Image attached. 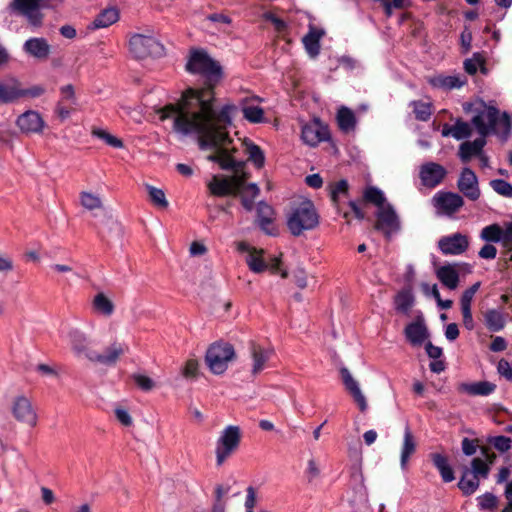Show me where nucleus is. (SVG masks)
<instances>
[{"label":"nucleus","mask_w":512,"mask_h":512,"mask_svg":"<svg viewBox=\"0 0 512 512\" xmlns=\"http://www.w3.org/2000/svg\"><path fill=\"white\" fill-rule=\"evenodd\" d=\"M212 100L209 91L187 95L178 106H168L161 110L160 120L171 119L173 131L181 136L196 135L202 149L219 148L220 167L239 172L241 165L228 154L232 140L227 127L232 124L236 106L226 104L217 110Z\"/></svg>","instance_id":"nucleus-1"},{"label":"nucleus","mask_w":512,"mask_h":512,"mask_svg":"<svg viewBox=\"0 0 512 512\" xmlns=\"http://www.w3.org/2000/svg\"><path fill=\"white\" fill-rule=\"evenodd\" d=\"M465 109L473 112L471 122L480 136L486 137L494 133L506 137L509 134L511 130L509 115L506 112L500 113L492 103L479 99Z\"/></svg>","instance_id":"nucleus-2"},{"label":"nucleus","mask_w":512,"mask_h":512,"mask_svg":"<svg viewBox=\"0 0 512 512\" xmlns=\"http://www.w3.org/2000/svg\"><path fill=\"white\" fill-rule=\"evenodd\" d=\"M186 68L191 73L204 76L209 87L201 90L190 89L183 94L182 98L177 103L169 104V106H178L183 101V99L190 94H200L209 91L214 97L212 87L220 80L222 76V71L219 64L212 60L205 51L195 50L191 53ZM212 104L214 105V99L212 100ZM167 107L168 105L158 110L159 117L161 116V110Z\"/></svg>","instance_id":"nucleus-3"},{"label":"nucleus","mask_w":512,"mask_h":512,"mask_svg":"<svg viewBox=\"0 0 512 512\" xmlns=\"http://www.w3.org/2000/svg\"><path fill=\"white\" fill-rule=\"evenodd\" d=\"M239 252L245 253V262L253 273H263L269 270L272 274H280L282 278H287L288 272L281 267L280 256H266L264 249L253 247L245 242H240L237 246Z\"/></svg>","instance_id":"nucleus-4"},{"label":"nucleus","mask_w":512,"mask_h":512,"mask_svg":"<svg viewBox=\"0 0 512 512\" xmlns=\"http://www.w3.org/2000/svg\"><path fill=\"white\" fill-rule=\"evenodd\" d=\"M319 224V216L310 200H303L294 206L287 218V226L294 236L312 230Z\"/></svg>","instance_id":"nucleus-5"},{"label":"nucleus","mask_w":512,"mask_h":512,"mask_svg":"<svg viewBox=\"0 0 512 512\" xmlns=\"http://www.w3.org/2000/svg\"><path fill=\"white\" fill-rule=\"evenodd\" d=\"M241 436V429L237 425H228L219 433L215 444L217 466H222L224 462L238 449Z\"/></svg>","instance_id":"nucleus-6"},{"label":"nucleus","mask_w":512,"mask_h":512,"mask_svg":"<svg viewBox=\"0 0 512 512\" xmlns=\"http://www.w3.org/2000/svg\"><path fill=\"white\" fill-rule=\"evenodd\" d=\"M235 358V350L229 343L216 342L212 344L205 355V361L213 374H223Z\"/></svg>","instance_id":"nucleus-7"},{"label":"nucleus","mask_w":512,"mask_h":512,"mask_svg":"<svg viewBox=\"0 0 512 512\" xmlns=\"http://www.w3.org/2000/svg\"><path fill=\"white\" fill-rule=\"evenodd\" d=\"M129 50L138 59L159 57L164 53L163 45L153 36L135 34L130 38Z\"/></svg>","instance_id":"nucleus-8"},{"label":"nucleus","mask_w":512,"mask_h":512,"mask_svg":"<svg viewBox=\"0 0 512 512\" xmlns=\"http://www.w3.org/2000/svg\"><path fill=\"white\" fill-rule=\"evenodd\" d=\"M11 413L21 424L34 428L38 422V415L31 400L24 395L16 396L11 402Z\"/></svg>","instance_id":"nucleus-9"},{"label":"nucleus","mask_w":512,"mask_h":512,"mask_svg":"<svg viewBox=\"0 0 512 512\" xmlns=\"http://www.w3.org/2000/svg\"><path fill=\"white\" fill-rule=\"evenodd\" d=\"M432 203L438 215L452 217L464 205L462 196L454 192H437L433 198Z\"/></svg>","instance_id":"nucleus-10"},{"label":"nucleus","mask_w":512,"mask_h":512,"mask_svg":"<svg viewBox=\"0 0 512 512\" xmlns=\"http://www.w3.org/2000/svg\"><path fill=\"white\" fill-rule=\"evenodd\" d=\"M44 0H12L10 8L23 15L28 23L35 28L42 25L41 7Z\"/></svg>","instance_id":"nucleus-11"},{"label":"nucleus","mask_w":512,"mask_h":512,"mask_svg":"<svg viewBox=\"0 0 512 512\" xmlns=\"http://www.w3.org/2000/svg\"><path fill=\"white\" fill-rule=\"evenodd\" d=\"M447 169L436 162L428 161L419 167V179L421 185L428 189H434L439 186L447 177Z\"/></svg>","instance_id":"nucleus-12"},{"label":"nucleus","mask_w":512,"mask_h":512,"mask_svg":"<svg viewBox=\"0 0 512 512\" xmlns=\"http://www.w3.org/2000/svg\"><path fill=\"white\" fill-rule=\"evenodd\" d=\"M128 350L129 348L125 343L114 341L102 353L96 350L89 353V362L104 366H114Z\"/></svg>","instance_id":"nucleus-13"},{"label":"nucleus","mask_w":512,"mask_h":512,"mask_svg":"<svg viewBox=\"0 0 512 512\" xmlns=\"http://www.w3.org/2000/svg\"><path fill=\"white\" fill-rule=\"evenodd\" d=\"M63 337L67 339L77 357H84L89 361V353L95 352V350L90 347V338L84 331L76 327H69Z\"/></svg>","instance_id":"nucleus-14"},{"label":"nucleus","mask_w":512,"mask_h":512,"mask_svg":"<svg viewBox=\"0 0 512 512\" xmlns=\"http://www.w3.org/2000/svg\"><path fill=\"white\" fill-rule=\"evenodd\" d=\"M376 228L381 230L387 237L399 232L401 223L399 216L391 204L381 207L377 211Z\"/></svg>","instance_id":"nucleus-15"},{"label":"nucleus","mask_w":512,"mask_h":512,"mask_svg":"<svg viewBox=\"0 0 512 512\" xmlns=\"http://www.w3.org/2000/svg\"><path fill=\"white\" fill-rule=\"evenodd\" d=\"M437 245L444 255H461L469 247V238L465 234L454 233L441 237Z\"/></svg>","instance_id":"nucleus-16"},{"label":"nucleus","mask_w":512,"mask_h":512,"mask_svg":"<svg viewBox=\"0 0 512 512\" xmlns=\"http://www.w3.org/2000/svg\"><path fill=\"white\" fill-rule=\"evenodd\" d=\"M16 125L24 134H41L46 123L39 112L28 110L18 116Z\"/></svg>","instance_id":"nucleus-17"},{"label":"nucleus","mask_w":512,"mask_h":512,"mask_svg":"<svg viewBox=\"0 0 512 512\" xmlns=\"http://www.w3.org/2000/svg\"><path fill=\"white\" fill-rule=\"evenodd\" d=\"M457 188L469 200L476 201L480 197L478 178L470 168H464L457 181Z\"/></svg>","instance_id":"nucleus-18"},{"label":"nucleus","mask_w":512,"mask_h":512,"mask_svg":"<svg viewBox=\"0 0 512 512\" xmlns=\"http://www.w3.org/2000/svg\"><path fill=\"white\" fill-rule=\"evenodd\" d=\"M273 349L263 347L256 342L249 345V353L251 358V375H259L267 366V363L273 355Z\"/></svg>","instance_id":"nucleus-19"},{"label":"nucleus","mask_w":512,"mask_h":512,"mask_svg":"<svg viewBox=\"0 0 512 512\" xmlns=\"http://www.w3.org/2000/svg\"><path fill=\"white\" fill-rule=\"evenodd\" d=\"M302 139L306 144L316 146L320 142L329 139L328 127L322 124L319 120H313L303 126Z\"/></svg>","instance_id":"nucleus-20"},{"label":"nucleus","mask_w":512,"mask_h":512,"mask_svg":"<svg viewBox=\"0 0 512 512\" xmlns=\"http://www.w3.org/2000/svg\"><path fill=\"white\" fill-rule=\"evenodd\" d=\"M496 455L487 447H481L480 456L475 457L471 461V474H474L482 479H486L489 475L491 465L494 463Z\"/></svg>","instance_id":"nucleus-21"},{"label":"nucleus","mask_w":512,"mask_h":512,"mask_svg":"<svg viewBox=\"0 0 512 512\" xmlns=\"http://www.w3.org/2000/svg\"><path fill=\"white\" fill-rule=\"evenodd\" d=\"M24 52L40 61L47 60L51 54V45L43 37H32L23 44Z\"/></svg>","instance_id":"nucleus-22"},{"label":"nucleus","mask_w":512,"mask_h":512,"mask_svg":"<svg viewBox=\"0 0 512 512\" xmlns=\"http://www.w3.org/2000/svg\"><path fill=\"white\" fill-rule=\"evenodd\" d=\"M340 374L346 390L353 397L359 409L362 412L366 411L368 408V404L363 392L361 391L359 383L353 378L350 371L345 367L341 368Z\"/></svg>","instance_id":"nucleus-23"},{"label":"nucleus","mask_w":512,"mask_h":512,"mask_svg":"<svg viewBox=\"0 0 512 512\" xmlns=\"http://www.w3.org/2000/svg\"><path fill=\"white\" fill-rule=\"evenodd\" d=\"M407 340L413 346H421L429 337L424 318L418 316L415 321L408 324L404 330Z\"/></svg>","instance_id":"nucleus-24"},{"label":"nucleus","mask_w":512,"mask_h":512,"mask_svg":"<svg viewBox=\"0 0 512 512\" xmlns=\"http://www.w3.org/2000/svg\"><path fill=\"white\" fill-rule=\"evenodd\" d=\"M262 99L259 97L245 98L241 102V110L244 118L251 123H261L264 121V111L260 107Z\"/></svg>","instance_id":"nucleus-25"},{"label":"nucleus","mask_w":512,"mask_h":512,"mask_svg":"<svg viewBox=\"0 0 512 512\" xmlns=\"http://www.w3.org/2000/svg\"><path fill=\"white\" fill-rule=\"evenodd\" d=\"M458 264H446L436 269V277L443 286L455 290L459 285Z\"/></svg>","instance_id":"nucleus-26"},{"label":"nucleus","mask_w":512,"mask_h":512,"mask_svg":"<svg viewBox=\"0 0 512 512\" xmlns=\"http://www.w3.org/2000/svg\"><path fill=\"white\" fill-rule=\"evenodd\" d=\"M274 210L265 202H259L257 206V222L260 228L268 235H276L277 231L273 226Z\"/></svg>","instance_id":"nucleus-27"},{"label":"nucleus","mask_w":512,"mask_h":512,"mask_svg":"<svg viewBox=\"0 0 512 512\" xmlns=\"http://www.w3.org/2000/svg\"><path fill=\"white\" fill-rule=\"evenodd\" d=\"M429 84L438 89L452 90L461 88L466 83V78L459 75H436L428 78Z\"/></svg>","instance_id":"nucleus-28"},{"label":"nucleus","mask_w":512,"mask_h":512,"mask_svg":"<svg viewBox=\"0 0 512 512\" xmlns=\"http://www.w3.org/2000/svg\"><path fill=\"white\" fill-rule=\"evenodd\" d=\"M416 440L415 437L408 425L405 426L404 435H403V443L400 452V465L403 470L406 469L408 461L416 451Z\"/></svg>","instance_id":"nucleus-29"},{"label":"nucleus","mask_w":512,"mask_h":512,"mask_svg":"<svg viewBox=\"0 0 512 512\" xmlns=\"http://www.w3.org/2000/svg\"><path fill=\"white\" fill-rule=\"evenodd\" d=\"M20 98V82L15 79L0 81V102L12 103Z\"/></svg>","instance_id":"nucleus-30"},{"label":"nucleus","mask_w":512,"mask_h":512,"mask_svg":"<svg viewBox=\"0 0 512 512\" xmlns=\"http://www.w3.org/2000/svg\"><path fill=\"white\" fill-rule=\"evenodd\" d=\"M496 389L494 383L488 381H479L474 383H461L458 390L472 396H487L493 393Z\"/></svg>","instance_id":"nucleus-31"},{"label":"nucleus","mask_w":512,"mask_h":512,"mask_svg":"<svg viewBox=\"0 0 512 512\" xmlns=\"http://www.w3.org/2000/svg\"><path fill=\"white\" fill-rule=\"evenodd\" d=\"M485 144V137L482 136L474 141L463 142L459 147L460 159L468 162L473 156L480 155Z\"/></svg>","instance_id":"nucleus-32"},{"label":"nucleus","mask_w":512,"mask_h":512,"mask_svg":"<svg viewBox=\"0 0 512 512\" xmlns=\"http://www.w3.org/2000/svg\"><path fill=\"white\" fill-rule=\"evenodd\" d=\"M430 458L434 464V466L439 471L442 480L446 483L452 482L454 477V472L451 468V466L448 463V459L446 456L440 454V453H432L430 455Z\"/></svg>","instance_id":"nucleus-33"},{"label":"nucleus","mask_w":512,"mask_h":512,"mask_svg":"<svg viewBox=\"0 0 512 512\" xmlns=\"http://www.w3.org/2000/svg\"><path fill=\"white\" fill-rule=\"evenodd\" d=\"M483 317L486 327L492 332L501 331L505 327V316L499 310L489 309L484 312Z\"/></svg>","instance_id":"nucleus-34"},{"label":"nucleus","mask_w":512,"mask_h":512,"mask_svg":"<svg viewBox=\"0 0 512 512\" xmlns=\"http://www.w3.org/2000/svg\"><path fill=\"white\" fill-rule=\"evenodd\" d=\"M324 35V31L317 29L314 26L309 27V32L304 36L303 43L307 52L311 56H316L319 53L320 45L319 41Z\"/></svg>","instance_id":"nucleus-35"},{"label":"nucleus","mask_w":512,"mask_h":512,"mask_svg":"<svg viewBox=\"0 0 512 512\" xmlns=\"http://www.w3.org/2000/svg\"><path fill=\"white\" fill-rule=\"evenodd\" d=\"M480 479V477L471 474L469 468L466 467L464 468L462 477L458 482V487L463 494L471 495L479 488Z\"/></svg>","instance_id":"nucleus-36"},{"label":"nucleus","mask_w":512,"mask_h":512,"mask_svg":"<svg viewBox=\"0 0 512 512\" xmlns=\"http://www.w3.org/2000/svg\"><path fill=\"white\" fill-rule=\"evenodd\" d=\"M119 19L118 10L108 8L99 13L91 23L92 29L107 28Z\"/></svg>","instance_id":"nucleus-37"},{"label":"nucleus","mask_w":512,"mask_h":512,"mask_svg":"<svg viewBox=\"0 0 512 512\" xmlns=\"http://www.w3.org/2000/svg\"><path fill=\"white\" fill-rule=\"evenodd\" d=\"M210 192L215 196H226L233 194V184L228 178L214 176L208 183Z\"/></svg>","instance_id":"nucleus-38"},{"label":"nucleus","mask_w":512,"mask_h":512,"mask_svg":"<svg viewBox=\"0 0 512 512\" xmlns=\"http://www.w3.org/2000/svg\"><path fill=\"white\" fill-rule=\"evenodd\" d=\"M92 306L95 312L105 317L111 316L115 309L113 302L104 293L95 295Z\"/></svg>","instance_id":"nucleus-39"},{"label":"nucleus","mask_w":512,"mask_h":512,"mask_svg":"<svg viewBox=\"0 0 512 512\" xmlns=\"http://www.w3.org/2000/svg\"><path fill=\"white\" fill-rule=\"evenodd\" d=\"M397 312L407 315L414 304V297L411 291L402 290L394 298Z\"/></svg>","instance_id":"nucleus-40"},{"label":"nucleus","mask_w":512,"mask_h":512,"mask_svg":"<svg viewBox=\"0 0 512 512\" xmlns=\"http://www.w3.org/2000/svg\"><path fill=\"white\" fill-rule=\"evenodd\" d=\"M337 122L341 130L345 132L353 130L356 125L354 112L347 107L340 108L337 113Z\"/></svg>","instance_id":"nucleus-41"},{"label":"nucleus","mask_w":512,"mask_h":512,"mask_svg":"<svg viewBox=\"0 0 512 512\" xmlns=\"http://www.w3.org/2000/svg\"><path fill=\"white\" fill-rule=\"evenodd\" d=\"M409 106L412 108L414 116L419 121H428L432 115V103L416 100L410 102Z\"/></svg>","instance_id":"nucleus-42"},{"label":"nucleus","mask_w":512,"mask_h":512,"mask_svg":"<svg viewBox=\"0 0 512 512\" xmlns=\"http://www.w3.org/2000/svg\"><path fill=\"white\" fill-rule=\"evenodd\" d=\"M363 198L366 202L372 203L375 206H377L378 210L381 209V207L386 206L388 204L386 202V198L383 192L374 186H369L364 190Z\"/></svg>","instance_id":"nucleus-43"},{"label":"nucleus","mask_w":512,"mask_h":512,"mask_svg":"<svg viewBox=\"0 0 512 512\" xmlns=\"http://www.w3.org/2000/svg\"><path fill=\"white\" fill-rule=\"evenodd\" d=\"M106 233L111 238L120 239L123 234V227L116 219L108 217L103 223V231H100L103 237Z\"/></svg>","instance_id":"nucleus-44"},{"label":"nucleus","mask_w":512,"mask_h":512,"mask_svg":"<svg viewBox=\"0 0 512 512\" xmlns=\"http://www.w3.org/2000/svg\"><path fill=\"white\" fill-rule=\"evenodd\" d=\"M259 188L256 184L251 183L244 187L241 197L242 205L248 211H251L254 206V200L259 195Z\"/></svg>","instance_id":"nucleus-45"},{"label":"nucleus","mask_w":512,"mask_h":512,"mask_svg":"<svg viewBox=\"0 0 512 512\" xmlns=\"http://www.w3.org/2000/svg\"><path fill=\"white\" fill-rule=\"evenodd\" d=\"M80 203L89 211L101 209L103 207L101 198L98 195L87 191H82L80 193Z\"/></svg>","instance_id":"nucleus-46"},{"label":"nucleus","mask_w":512,"mask_h":512,"mask_svg":"<svg viewBox=\"0 0 512 512\" xmlns=\"http://www.w3.org/2000/svg\"><path fill=\"white\" fill-rule=\"evenodd\" d=\"M145 187L151 202L155 206L162 209H166L168 207L169 203L166 199L165 192L162 189L156 188L149 184H146Z\"/></svg>","instance_id":"nucleus-47"},{"label":"nucleus","mask_w":512,"mask_h":512,"mask_svg":"<svg viewBox=\"0 0 512 512\" xmlns=\"http://www.w3.org/2000/svg\"><path fill=\"white\" fill-rule=\"evenodd\" d=\"M244 144L249 160L252 161L257 168H261L264 165L265 157L260 147L247 141Z\"/></svg>","instance_id":"nucleus-48"},{"label":"nucleus","mask_w":512,"mask_h":512,"mask_svg":"<svg viewBox=\"0 0 512 512\" xmlns=\"http://www.w3.org/2000/svg\"><path fill=\"white\" fill-rule=\"evenodd\" d=\"M60 98L58 103H63L66 105L75 106L77 105V97L75 93V88L72 84H66L60 87Z\"/></svg>","instance_id":"nucleus-49"},{"label":"nucleus","mask_w":512,"mask_h":512,"mask_svg":"<svg viewBox=\"0 0 512 512\" xmlns=\"http://www.w3.org/2000/svg\"><path fill=\"white\" fill-rule=\"evenodd\" d=\"M92 134L97 138L103 140L107 145L114 148H123V142L121 139L116 136L110 134L109 132L102 129H94Z\"/></svg>","instance_id":"nucleus-50"},{"label":"nucleus","mask_w":512,"mask_h":512,"mask_svg":"<svg viewBox=\"0 0 512 512\" xmlns=\"http://www.w3.org/2000/svg\"><path fill=\"white\" fill-rule=\"evenodd\" d=\"M501 226L498 224H492L484 227L481 231V239L488 242H499Z\"/></svg>","instance_id":"nucleus-51"},{"label":"nucleus","mask_w":512,"mask_h":512,"mask_svg":"<svg viewBox=\"0 0 512 512\" xmlns=\"http://www.w3.org/2000/svg\"><path fill=\"white\" fill-rule=\"evenodd\" d=\"M481 510H493L498 505V498L492 493H485L477 498Z\"/></svg>","instance_id":"nucleus-52"},{"label":"nucleus","mask_w":512,"mask_h":512,"mask_svg":"<svg viewBox=\"0 0 512 512\" xmlns=\"http://www.w3.org/2000/svg\"><path fill=\"white\" fill-rule=\"evenodd\" d=\"M495 192L502 196L512 197V185L502 179H495L490 182Z\"/></svg>","instance_id":"nucleus-53"},{"label":"nucleus","mask_w":512,"mask_h":512,"mask_svg":"<svg viewBox=\"0 0 512 512\" xmlns=\"http://www.w3.org/2000/svg\"><path fill=\"white\" fill-rule=\"evenodd\" d=\"M453 137L457 140L468 138L471 135V128L467 122L457 121L453 125Z\"/></svg>","instance_id":"nucleus-54"},{"label":"nucleus","mask_w":512,"mask_h":512,"mask_svg":"<svg viewBox=\"0 0 512 512\" xmlns=\"http://www.w3.org/2000/svg\"><path fill=\"white\" fill-rule=\"evenodd\" d=\"M488 442L500 452H506L511 448V439L506 436L489 437Z\"/></svg>","instance_id":"nucleus-55"},{"label":"nucleus","mask_w":512,"mask_h":512,"mask_svg":"<svg viewBox=\"0 0 512 512\" xmlns=\"http://www.w3.org/2000/svg\"><path fill=\"white\" fill-rule=\"evenodd\" d=\"M499 242L507 249L512 250V222H507L501 227Z\"/></svg>","instance_id":"nucleus-56"},{"label":"nucleus","mask_w":512,"mask_h":512,"mask_svg":"<svg viewBox=\"0 0 512 512\" xmlns=\"http://www.w3.org/2000/svg\"><path fill=\"white\" fill-rule=\"evenodd\" d=\"M483 65V59L479 54H475L472 58L465 60V71L471 75L475 74L480 66Z\"/></svg>","instance_id":"nucleus-57"},{"label":"nucleus","mask_w":512,"mask_h":512,"mask_svg":"<svg viewBox=\"0 0 512 512\" xmlns=\"http://www.w3.org/2000/svg\"><path fill=\"white\" fill-rule=\"evenodd\" d=\"M198 368V361L195 359H189L184 364V367L182 369V375L187 379L195 378L198 373Z\"/></svg>","instance_id":"nucleus-58"},{"label":"nucleus","mask_w":512,"mask_h":512,"mask_svg":"<svg viewBox=\"0 0 512 512\" xmlns=\"http://www.w3.org/2000/svg\"><path fill=\"white\" fill-rule=\"evenodd\" d=\"M45 88L41 85H35L27 89H22L20 87V98L29 97V98H37L42 96L45 93Z\"/></svg>","instance_id":"nucleus-59"},{"label":"nucleus","mask_w":512,"mask_h":512,"mask_svg":"<svg viewBox=\"0 0 512 512\" xmlns=\"http://www.w3.org/2000/svg\"><path fill=\"white\" fill-rule=\"evenodd\" d=\"M134 381L144 391H150L155 386L154 381L150 377L142 374L135 375Z\"/></svg>","instance_id":"nucleus-60"},{"label":"nucleus","mask_w":512,"mask_h":512,"mask_svg":"<svg viewBox=\"0 0 512 512\" xmlns=\"http://www.w3.org/2000/svg\"><path fill=\"white\" fill-rule=\"evenodd\" d=\"M246 493H247V495H246V499H245V503H244L245 510L246 511H254V508L257 503L256 490L254 487L249 486L246 489Z\"/></svg>","instance_id":"nucleus-61"},{"label":"nucleus","mask_w":512,"mask_h":512,"mask_svg":"<svg viewBox=\"0 0 512 512\" xmlns=\"http://www.w3.org/2000/svg\"><path fill=\"white\" fill-rule=\"evenodd\" d=\"M320 475V469L315 459L311 458L307 463L306 476L312 482Z\"/></svg>","instance_id":"nucleus-62"},{"label":"nucleus","mask_w":512,"mask_h":512,"mask_svg":"<svg viewBox=\"0 0 512 512\" xmlns=\"http://www.w3.org/2000/svg\"><path fill=\"white\" fill-rule=\"evenodd\" d=\"M497 370L501 376L505 377L509 381H512V364H510L507 360L501 359L498 362Z\"/></svg>","instance_id":"nucleus-63"},{"label":"nucleus","mask_w":512,"mask_h":512,"mask_svg":"<svg viewBox=\"0 0 512 512\" xmlns=\"http://www.w3.org/2000/svg\"><path fill=\"white\" fill-rule=\"evenodd\" d=\"M462 451L466 456H472L476 453L478 444L476 440L464 438L461 443Z\"/></svg>","instance_id":"nucleus-64"}]
</instances>
